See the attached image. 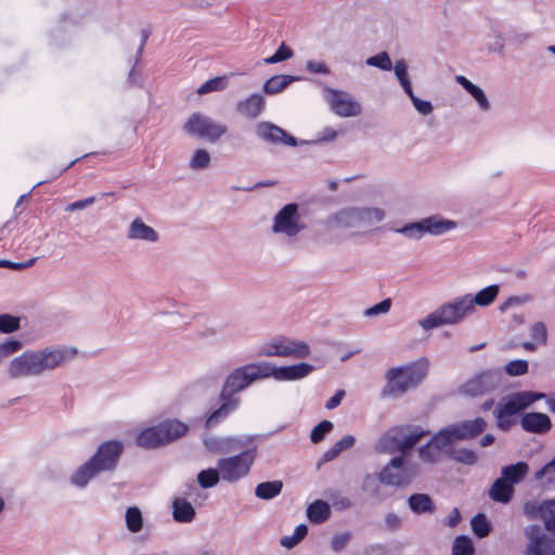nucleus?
I'll return each instance as SVG.
<instances>
[{
	"instance_id": "nucleus-16",
	"label": "nucleus",
	"mask_w": 555,
	"mask_h": 555,
	"mask_svg": "<svg viewBox=\"0 0 555 555\" xmlns=\"http://www.w3.org/2000/svg\"><path fill=\"white\" fill-rule=\"evenodd\" d=\"M8 375L12 379L25 377H37L36 360L34 350H26L22 354L12 359L8 364Z\"/></svg>"
},
{
	"instance_id": "nucleus-58",
	"label": "nucleus",
	"mask_w": 555,
	"mask_h": 555,
	"mask_svg": "<svg viewBox=\"0 0 555 555\" xmlns=\"http://www.w3.org/2000/svg\"><path fill=\"white\" fill-rule=\"evenodd\" d=\"M333 429V424L330 421H322L311 431L310 438L313 443H319L323 440L324 436Z\"/></svg>"
},
{
	"instance_id": "nucleus-15",
	"label": "nucleus",
	"mask_w": 555,
	"mask_h": 555,
	"mask_svg": "<svg viewBox=\"0 0 555 555\" xmlns=\"http://www.w3.org/2000/svg\"><path fill=\"white\" fill-rule=\"evenodd\" d=\"M267 378H274L276 380H297L301 379L314 370L313 365L301 362L298 364L275 366L270 362H264Z\"/></svg>"
},
{
	"instance_id": "nucleus-55",
	"label": "nucleus",
	"mask_w": 555,
	"mask_h": 555,
	"mask_svg": "<svg viewBox=\"0 0 555 555\" xmlns=\"http://www.w3.org/2000/svg\"><path fill=\"white\" fill-rule=\"evenodd\" d=\"M369 66L377 67L383 70H390L392 68L391 60L387 52L383 51L376 55L370 56L365 60Z\"/></svg>"
},
{
	"instance_id": "nucleus-26",
	"label": "nucleus",
	"mask_w": 555,
	"mask_h": 555,
	"mask_svg": "<svg viewBox=\"0 0 555 555\" xmlns=\"http://www.w3.org/2000/svg\"><path fill=\"white\" fill-rule=\"evenodd\" d=\"M401 433V427H391L386 433H384L375 444V449L378 452L393 454L400 453V443H399V435Z\"/></svg>"
},
{
	"instance_id": "nucleus-63",
	"label": "nucleus",
	"mask_w": 555,
	"mask_h": 555,
	"mask_svg": "<svg viewBox=\"0 0 555 555\" xmlns=\"http://www.w3.org/2000/svg\"><path fill=\"white\" fill-rule=\"evenodd\" d=\"M351 539V533L345 532L340 534H336L331 542L332 548L336 552H339L344 550V547L347 545V543Z\"/></svg>"
},
{
	"instance_id": "nucleus-45",
	"label": "nucleus",
	"mask_w": 555,
	"mask_h": 555,
	"mask_svg": "<svg viewBox=\"0 0 555 555\" xmlns=\"http://www.w3.org/2000/svg\"><path fill=\"white\" fill-rule=\"evenodd\" d=\"M443 454L444 452H442V450H440L431 440L418 449L420 459L427 463L438 462Z\"/></svg>"
},
{
	"instance_id": "nucleus-20",
	"label": "nucleus",
	"mask_w": 555,
	"mask_h": 555,
	"mask_svg": "<svg viewBox=\"0 0 555 555\" xmlns=\"http://www.w3.org/2000/svg\"><path fill=\"white\" fill-rule=\"evenodd\" d=\"M264 107V98L259 93H253L238 101L235 108L240 115L248 119H256L263 112Z\"/></svg>"
},
{
	"instance_id": "nucleus-25",
	"label": "nucleus",
	"mask_w": 555,
	"mask_h": 555,
	"mask_svg": "<svg viewBox=\"0 0 555 555\" xmlns=\"http://www.w3.org/2000/svg\"><path fill=\"white\" fill-rule=\"evenodd\" d=\"M401 433L399 435L400 443V455L409 457L410 451L413 447L420 442V440L426 436V431L421 428H411L406 426H400Z\"/></svg>"
},
{
	"instance_id": "nucleus-28",
	"label": "nucleus",
	"mask_w": 555,
	"mask_h": 555,
	"mask_svg": "<svg viewBox=\"0 0 555 555\" xmlns=\"http://www.w3.org/2000/svg\"><path fill=\"white\" fill-rule=\"evenodd\" d=\"M455 80L459 85H461L466 92H468L472 98L477 102L478 107L482 112H488L491 108L490 101L488 100L485 91L474 85L470 80H468L465 76L457 75L455 76Z\"/></svg>"
},
{
	"instance_id": "nucleus-39",
	"label": "nucleus",
	"mask_w": 555,
	"mask_h": 555,
	"mask_svg": "<svg viewBox=\"0 0 555 555\" xmlns=\"http://www.w3.org/2000/svg\"><path fill=\"white\" fill-rule=\"evenodd\" d=\"M409 507L415 514L433 513L435 504L431 498L426 493H415L408 499Z\"/></svg>"
},
{
	"instance_id": "nucleus-42",
	"label": "nucleus",
	"mask_w": 555,
	"mask_h": 555,
	"mask_svg": "<svg viewBox=\"0 0 555 555\" xmlns=\"http://www.w3.org/2000/svg\"><path fill=\"white\" fill-rule=\"evenodd\" d=\"M211 163V155L210 153L205 149H197L192 154L189 167L192 170H204L207 169L210 166Z\"/></svg>"
},
{
	"instance_id": "nucleus-47",
	"label": "nucleus",
	"mask_w": 555,
	"mask_h": 555,
	"mask_svg": "<svg viewBox=\"0 0 555 555\" xmlns=\"http://www.w3.org/2000/svg\"><path fill=\"white\" fill-rule=\"evenodd\" d=\"M228 86V77L220 76L207 80L197 89V94L203 95L209 92L222 91Z\"/></svg>"
},
{
	"instance_id": "nucleus-61",
	"label": "nucleus",
	"mask_w": 555,
	"mask_h": 555,
	"mask_svg": "<svg viewBox=\"0 0 555 555\" xmlns=\"http://www.w3.org/2000/svg\"><path fill=\"white\" fill-rule=\"evenodd\" d=\"M382 481L379 480V475L367 474L362 481V490L365 492H370L372 494H376L379 490V485Z\"/></svg>"
},
{
	"instance_id": "nucleus-6",
	"label": "nucleus",
	"mask_w": 555,
	"mask_h": 555,
	"mask_svg": "<svg viewBox=\"0 0 555 555\" xmlns=\"http://www.w3.org/2000/svg\"><path fill=\"white\" fill-rule=\"evenodd\" d=\"M545 397L543 392L519 391L503 398L494 410L498 426L501 429L509 428L513 424L509 420L511 416L518 414L537 400Z\"/></svg>"
},
{
	"instance_id": "nucleus-14",
	"label": "nucleus",
	"mask_w": 555,
	"mask_h": 555,
	"mask_svg": "<svg viewBox=\"0 0 555 555\" xmlns=\"http://www.w3.org/2000/svg\"><path fill=\"white\" fill-rule=\"evenodd\" d=\"M525 533L529 540L526 555H555V533L544 534L534 525L527 527Z\"/></svg>"
},
{
	"instance_id": "nucleus-23",
	"label": "nucleus",
	"mask_w": 555,
	"mask_h": 555,
	"mask_svg": "<svg viewBox=\"0 0 555 555\" xmlns=\"http://www.w3.org/2000/svg\"><path fill=\"white\" fill-rule=\"evenodd\" d=\"M330 227L359 229L358 207H346L333 214L327 220Z\"/></svg>"
},
{
	"instance_id": "nucleus-44",
	"label": "nucleus",
	"mask_w": 555,
	"mask_h": 555,
	"mask_svg": "<svg viewBox=\"0 0 555 555\" xmlns=\"http://www.w3.org/2000/svg\"><path fill=\"white\" fill-rule=\"evenodd\" d=\"M126 526L127 529L132 532L137 533L142 530L143 527V517L142 513L137 506H132L127 508L126 511Z\"/></svg>"
},
{
	"instance_id": "nucleus-13",
	"label": "nucleus",
	"mask_w": 555,
	"mask_h": 555,
	"mask_svg": "<svg viewBox=\"0 0 555 555\" xmlns=\"http://www.w3.org/2000/svg\"><path fill=\"white\" fill-rule=\"evenodd\" d=\"M325 100L331 111L339 117H358L362 114V105L348 92L326 88Z\"/></svg>"
},
{
	"instance_id": "nucleus-30",
	"label": "nucleus",
	"mask_w": 555,
	"mask_h": 555,
	"mask_svg": "<svg viewBox=\"0 0 555 555\" xmlns=\"http://www.w3.org/2000/svg\"><path fill=\"white\" fill-rule=\"evenodd\" d=\"M386 217V211L380 207H358V218L360 228H369L382 222Z\"/></svg>"
},
{
	"instance_id": "nucleus-31",
	"label": "nucleus",
	"mask_w": 555,
	"mask_h": 555,
	"mask_svg": "<svg viewBox=\"0 0 555 555\" xmlns=\"http://www.w3.org/2000/svg\"><path fill=\"white\" fill-rule=\"evenodd\" d=\"M159 428L165 444L184 436L188 431V425L177 420L163 422L159 424Z\"/></svg>"
},
{
	"instance_id": "nucleus-50",
	"label": "nucleus",
	"mask_w": 555,
	"mask_h": 555,
	"mask_svg": "<svg viewBox=\"0 0 555 555\" xmlns=\"http://www.w3.org/2000/svg\"><path fill=\"white\" fill-rule=\"evenodd\" d=\"M23 348V343L14 338H8L0 341V363L10 357L18 352Z\"/></svg>"
},
{
	"instance_id": "nucleus-59",
	"label": "nucleus",
	"mask_w": 555,
	"mask_h": 555,
	"mask_svg": "<svg viewBox=\"0 0 555 555\" xmlns=\"http://www.w3.org/2000/svg\"><path fill=\"white\" fill-rule=\"evenodd\" d=\"M505 372L509 376H519L528 372V362L526 360H513L505 365Z\"/></svg>"
},
{
	"instance_id": "nucleus-33",
	"label": "nucleus",
	"mask_w": 555,
	"mask_h": 555,
	"mask_svg": "<svg viewBox=\"0 0 555 555\" xmlns=\"http://www.w3.org/2000/svg\"><path fill=\"white\" fill-rule=\"evenodd\" d=\"M172 508L173 519L178 522H191L195 518V508L185 499H175Z\"/></svg>"
},
{
	"instance_id": "nucleus-40",
	"label": "nucleus",
	"mask_w": 555,
	"mask_h": 555,
	"mask_svg": "<svg viewBox=\"0 0 555 555\" xmlns=\"http://www.w3.org/2000/svg\"><path fill=\"white\" fill-rule=\"evenodd\" d=\"M500 287L496 284L487 286L479 291L476 295L470 294L472 306L476 309V306L488 307L498 297Z\"/></svg>"
},
{
	"instance_id": "nucleus-46",
	"label": "nucleus",
	"mask_w": 555,
	"mask_h": 555,
	"mask_svg": "<svg viewBox=\"0 0 555 555\" xmlns=\"http://www.w3.org/2000/svg\"><path fill=\"white\" fill-rule=\"evenodd\" d=\"M308 533V527L304 524L298 525L293 534L282 537L280 543L283 547L291 550L295 547Z\"/></svg>"
},
{
	"instance_id": "nucleus-64",
	"label": "nucleus",
	"mask_w": 555,
	"mask_h": 555,
	"mask_svg": "<svg viewBox=\"0 0 555 555\" xmlns=\"http://www.w3.org/2000/svg\"><path fill=\"white\" fill-rule=\"evenodd\" d=\"M35 261H36L35 258H33L28 261H24V262H13L10 260H0V267L20 271V270H24V269L31 267L35 263Z\"/></svg>"
},
{
	"instance_id": "nucleus-57",
	"label": "nucleus",
	"mask_w": 555,
	"mask_h": 555,
	"mask_svg": "<svg viewBox=\"0 0 555 555\" xmlns=\"http://www.w3.org/2000/svg\"><path fill=\"white\" fill-rule=\"evenodd\" d=\"M405 93L409 95V98L411 99V101H412V103H413V105H414L415 109H416L420 114H422V115H425V116H426V115H429V114H431V113H433L434 107H433V104H431L429 101H425V100H421V99H418V98L414 94V92H413V90H412V89H411L410 91H406Z\"/></svg>"
},
{
	"instance_id": "nucleus-60",
	"label": "nucleus",
	"mask_w": 555,
	"mask_h": 555,
	"mask_svg": "<svg viewBox=\"0 0 555 555\" xmlns=\"http://www.w3.org/2000/svg\"><path fill=\"white\" fill-rule=\"evenodd\" d=\"M391 308V299L386 298L383 301L367 308L364 310V315L367 318H373L379 314H386L389 312Z\"/></svg>"
},
{
	"instance_id": "nucleus-1",
	"label": "nucleus",
	"mask_w": 555,
	"mask_h": 555,
	"mask_svg": "<svg viewBox=\"0 0 555 555\" xmlns=\"http://www.w3.org/2000/svg\"><path fill=\"white\" fill-rule=\"evenodd\" d=\"M264 362L248 363L234 369L224 379L219 399L220 405L206 420V425L212 427L227 418L240 405L236 393L248 388L253 383L267 378Z\"/></svg>"
},
{
	"instance_id": "nucleus-22",
	"label": "nucleus",
	"mask_w": 555,
	"mask_h": 555,
	"mask_svg": "<svg viewBox=\"0 0 555 555\" xmlns=\"http://www.w3.org/2000/svg\"><path fill=\"white\" fill-rule=\"evenodd\" d=\"M454 434L459 441L474 439L480 435L487 427V422L482 417L464 421L452 425Z\"/></svg>"
},
{
	"instance_id": "nucleus-9",
	"label": "nucleus",
	"mask_w": 555,
	"mask_h": 555,
	"mask_svg": "<svg viewBox=\"0 0 555 555\" xmlns=\"http://www.w3.org/2000/svg\"><path fill=\"white\" fill-rule=\"evenodd\" d=\"M256 459V449L242 451L236 455L222 457L218 461L221 479L228 482H236L248 475Z\"/></svg>"
},
{
	"instance_id": "nucleus-27",
	"label": "nucleus",
	"mask_w": 555,
	"mask_h": 555,
	"mask_svg": "<svg viewBox=\"0 0 555 555\" xmlns=\"http://www.w3.org/2000/svg\"><path fill=\"white\" fill-rule=\"evenodd\" d=\"M205 446L208 450H210L214 453H231L238 451L243 448L244 443L241 439L233 438V437H225V438H209L205 440Z\"/></svg>"
},
{
	"instance_id": "nucleus-49",
	"label": "nucleus",
	"mask_w": 555,
	"mask_h": 555,
	"mask_svg": "<svg viewBox=\"0 0 555 555\" xmlns=\"http://www.w3.org/2000/svg\"><path fill=\"white\" fill-rule=\"evenodd\" d=\"M220 479L221 476L218 468L204 469L197 475V481L203 488H211L216 486Z\"/></svg>"
},
{
	"instance_id": "nucleus-43",
	"label": "nucleus",
	"mask_w": 555,
	"mask_h": 555,
	"mask_svg": "<svg viewBox=\"0 0 555 555\" xmlns=\"http://www.w3.org/2000/svg\"><path fill=\"white\" fill-rule=\"evenodd\" d=\"M396 232L410 240H421L426 235L424 218L420 221L408 223L404 227L397 229Z\"/></svg>"
},
{
	"instance_id": "nucleus-29",
	"label": "nucleus",
	"mask_w": 555,
	"mask_h": 555,
	"mask_svg": "<svg viewBox=\"0 0 555 555\" xmlns=\"http://www.w3.org/2000/svg\"><path fill=\"white\" fill-rule=\"evenodd\" d=\"M162 435L158 424L157 426H152L140 431L137 436L135 442L141 448L155 449L165 444Z\"/></svg>"
},
{
	"instance_id": "nucleus-2",
	"label": "nucleus",
	"mask_w": 555,
	"mask_h": 555,
	"mask_svg": "<svg viewBox=\"0 0 555 555\" xmlns=\"http://www.w3.org/2000/svg\"><path fill=\"white\" fill-rule=\"evenodd\" d=\"M122 451L124 446L119 441L112 440L102 443L96 453L72 475V483L83 488L101 472L115 469Z\"/></svg>"
},
{
	"instance_id": "nucleus-21",
	"label": "nucleus",
	"mask_w": 555,
	"mask_h": 555,
	"mask_svg": "<svg viewBox=\"0 0 555 555\" xmlns=\"http://www.w3.org/2000/svg\"><path fill=\"white\" fill-rule=\"evenodd\" d=\"M427 235L441 236L457 229V222L441 215H431L424 218Z\"/></svg>"
},
{
	"instance_id": "nucleus-7",
	"label": "nucleus",
	"mask_w": 555,
	"mask_h": 555,
	"mask_svg": "<svg viewBox=\"0 0 555 555\" xmlns=\"http://www.w3.org/2000/svg\"><path fill=\"white\" fill-rule=\"evenodd\" d=\"M78 351L69 346H48L34 350L38 376L55 371L77 356Z\"/></svg>"
},
{
	"instance_id": "nucleus-8",
	"label": "nucleus",
	"mask_w": 555,
	"mask_h": 555,
	"mask_svg": "<svg viewBox=\"0 0 555 555\" xmlns=\"http://www.w3.org/2000/svg\"><path fill=\"white\" fill-rule=\"evenodd\" d=\"M310 354V347L302 340L292 339L285 336L273 338L259 348L260 357H282L304 359Z\"/></svg>"
},
{
	"instance_id": "nucleus-52",
	"label": "nucleus",
	"mask_w": 555,
	"mask_h": 555,
	"mask_svg": "<svg viewBox=\"0 0 555 555\" xmlns=\"http://www.w3.org/2000/svg\"><path fill=\"white\" fill-rule=\"evenodd\" d=\"M21 327V319L12 314H0V333L11 334Z\"/></svg>"
},
{
	"instance_id": "nucleus-53",
	"label": "nucleus",
	"mask_w": 555,
	"mask_h": 555,
	"mask_svg": "<svg viewBox=\"0 0 555 555\" xmlns=\"http://www.w3.org/2000/svg\"><path fill=\"white\" fill-rule=\"evenodd\" d=\"M450 456L455 460L456 462H460L462 464L466 465H474L478 461V455L476 452H474L470 449L461 448L457 450H453L450 453Z\"/></svg>"
},
{
	"instance_id": "nucleus-4",
	"label": "nucleus",
	"mask_w": 555,
	"mask_h": 555,
	"mask_svg": "<svg viewBox=\"0 0 555 555\" xmlns=\"http://www.w3.org/2000/svg\"><path fill=\"white\" fill-rule=\"evenodd\" d=\"M429 361L421 358L417 361L402 367H393L387 372V385L383 396L404 393L416 387L427 375Z\"/></svg>"
},
{
	"instance_id": "nucleus-35",
	"label": "nucleus",
	"mask_w": 555,
	"mask_h": 555,
	"mask_svg": "<svg viewBox=\"0 0 555 555\" xmlns=\"http://www.w3.org/2000/svg\"><path fill=\"white\" fill-rule=\"evenodd\" d=\"M299 78L291 75H275L263 83V91L267 94H276L286 89L292 82Z\"/></svg>"
},
{
	"instance_id": "nucleus-54",
	"label": "nucleus",
	"mask_w": 555,
	"mask_h": 555,
	"mask_svg": "<svg viewBox=\"0 0 555 555\" xmlns=\"http://www.w3.org/2000/svg\"><path fill=\"white\" fill-rule=\"evenodd\" d=\"M395 75L398 78L403 90L410 91L412 89L411 81L408 75V65L403 59L398 60L395 64Z\"/></svg>"
},
{
	"instance_id": "nucleus-5",
	"label": "nucleus",
	"mask_w": 555,
	"mask_h": 555,
	"mask_svg": "<svg viewBox=\"0 0 555 555\" xmlns=\"http://www.w3.org/2000/svg\"><path fill=\"white\" fill-rule=\"evenodd\" d=\"M420 474V465L405 456L392 457L379 472L382 483L391 487L405 488Z\"/></svg>"
},
{
	"instance_id": "nucleus-41",
	"label": "nucleus",
	"mask_w": 555,
	"mask_h": 555,
	"mask_svg": "<svg viewBox=\"0 0 555 555\" xmlns=\"http://www.w3.org/2000/svg\"><path fill=\"white\" fill-rule=\"evenodd\" d=\"M283 489V482L281 480L266 481L257 485L255 494L261 500H271L278 496Z\"/></svg>"
},
{
	"instance_id": "nucleus-32",
	"label": "nucleus",
	"mask_w": 555,
	"mask_h": 555,
	"mask_svg": "<svg viewBox=\"0 0 555 555\" xmlns=\"http://www.w3.org/2000/svg\"><path fill=\"white\" fill-rule=\"evenodd\" d=\"M529 334L531 337V341H526L522 344V347L528 351H534L537 346H544L547 343V328L546 325L541 322H534L529 327Z\"/></svg>"
},
{
	"instance_id": "nucleus-24",
	"label": "nucleus",
	"mask_w": 555,
	"mask_h": 555,
	"mask_svg": "<svg viewBox=\"0 0 555 555\" xmlns=\"http://www.w3.org/2000/svg\"><path fill=\"white\" fill-rule=\"evenodd\" d=\"M521 426L526 431L544 434L552 427L550 417L544 413L531 412L521 417Z\"/></svg>"
},
{
	"instance_id": "nucleus-62",
	"label": "nucleus",
	"mask_w": 555,
	"mask_h": 555,
	"mask_svg": "<svg viewBox=\"0 0 555 555\" xmlns=\"http://www.w3.org/2000/svg\"><path fill=\"white\" fill-rule=\"evenodd\" d=\"M544 477H546L550 482L555 478V457L535 473V479H542Z\"/></svg>"
},
{
	"instance_id": "nucleus-18",
	"label": "nucleus",
	"mask_w": 555,
	"mask_h": 555,
	"mask_svg": "<svg viewBox=\"0 0 555 555\" xmlns=\"http://www.w3.org/2000/svg\"><path fill=\"white\" fill-rule=\"evenodd\" d=\"M256 133L262 140L273 144L282 143L289 146L297 145V141L294 137L287 134L276 125L268 121L259 122L256 127Z\"/></svg>"
},
{
	"instance_id": "nucleus-10",
	"label": "nucleus",
	"mask_w": 555,
	"mask_h": 555,
	"mask_svg": "<svg viewBox=\"0 0 555 555\" xmlns=\"http://www.w3.org/2000/svg\"><path fill=\"white\" fill-rule=\"evenodd\" d=\"M183 129L190 135L206 139L210 142L218 141L228 132V127L217 122L211 117L202 113L192 114L183 126Z\"/></svg>"
},
{
	"instance_id": "nucleus-36",
	"label": "nucleus",
	"mask_w": 555,
	"mask_h": 555,
	"mask_svg": "<svg viewBox=\"0 0 555 555\" xmlns=\"http://www.w3.org/2000/svg\"><path fill=\"white\" fill-rule=\"evenodd\" d=\"M307 517L311 522L320 524L331 517V507L323 500L312 502L307 508Z\"/></svg>"
},
{
	"instance_id": "nucleus-11",
	"label": "nucleus",
	"mask_w": 555,
	"mask_h": 555,
	"mask_svg": "<svg viewBox=\"0 0 555 555\" xmlns=\"http://www.w3.org/2000/svg\"><path fill=\"white\" fill-rule=\"evenodd\" d=\"M500 370H486L461 385L459 392L466 397H480L494 391L501 384Z\"/></svg>"
},
{
	"instance_id": "nucleus-19",
	"label": "nucleus",
	"mask_w": 555,
	"mask_h": 555,
	"mask_svg": "<svg viewBox=\"0 0 555 555\" xmlns=\"http://www.w3.org/2000/svg\"><path fill=\"white\" fill-rule=\"evenodd\" d=\"M126 237L129 241H139L154 244L159 241L158 232L144 222L140 217L134 218L128 225Z\"/></svg>"
},
{
	"instance_id": "nucleus-3",
	"label": "nucleus",
	"mask_w": 555,
	"mask_h": 555,
	"mask_svg": "<svg viewBox=\"0 0 555 555\" xmlns=\"http://www.w3.org/2000/svg\"><path fill=\"white\" fill-rule=\"evenodd\" d=\"M474 312L470 294H466L439 306L431 313L418 320L417 324L424 331H430L443 325L459 324Z\"/></svg>"
},
{
	"instance_id": "nucleus-38",
	"label": "nucleus",
	"mask_w": 555,
	"mask_h": 555,
	"mask_svg": "<svg viewBox=\"0 0 555 555\" xmlns=\"http://www.w3.org/2000/svg\"><path fill=\"white\" fill-rule=\"evenodd\" d=\"M431 441H434V443L436 446L439 447L440 450H442V452H444V454H450L452 451H451V447L454 442L459 441L457 437H456V434H454V429L452 427V425L446 427V428H442L440 429L433 438H431Z\"/></svg>"
},
{
	"instance_id": "nucleus-37",
	"label": "nucleus",
	"mask_w": 555,
	"mask_h": 555,
	"mask_svg": "<svg viewBox=\"0 0 555 555\" xmlns=\"http://www.w3.org/2000/svg\"><path fill=\"white\" fill-rule=\"evenodd\" d=\"M514 493V487L502 477L496 479L490 488L489 495L493 501L507 503Z\"/></svg>"
},
{
	"instance_id": "nucleus-56",
	"label": "nucleus",
	"mask_w": 555,
	"mask_h": 555,
	"mask_svg": "<svg viewBox=\"0 0 555 555\" xmlns=\"http://www.w3.org/2000/svg\"><path fill=\"white\" fill-rule=\"evenodd\" d=\"M293 56V51L284 42L279 47L275 53L264 59L266 64H276L286 61Z\"/></svg>"
},
{
	"instance_id": "nucleus-51",
	"label": "nucleus",
	"mask_w": 555,
	"mask_h": 555,
	"mask_svg": "<svg viewBox=\"0 0 555 555\" xmlns=\"http://www.w3.org/2000/svg\"><path fill=\"white\" fill-rule=\"evenodd\" d=\"M472 530L478 538H485L490 533V524L483 514H478L470 520Z\"/></svg>"
},
{
	"instance_id": "nucleus-17",
	"label": "nucleus",
	"mask_w": 555,
	"mask_h": 555,
	"mask_svg": "<svg viewBox=\"0 0 555 555\" xmlns=\"http://www.w3.org/2000/svg\"><path fill=\"white\" fill-rule=\"evenodd\" d=\"M524 513L531 519L542 518L547 530H555V500L544 503L527 502L524 506Z\"/></svg>"
},
{
	"instance_id": "nucleus-12",
	"label": "nucleus",
	"mask_w": 555,
	"mask_h": 555,
	"mask_svg": "<svg viewBox=\"0 0 555 555\" xmlns=\"http://www.w3.org/2000/svg\"><path fill=\"white\" fill-rule=\"evenodd\" d=\"M298 209L299 206L292 203L279 210L273 219L272 232L287 237L298 235L306 228Z\"/></svg>"
},
{
	"instance_id": "nucleus-48",
	"label": "nucleus",
	"mask_w": 555,
	"mask_h": 555,
	"mask_svg": "<svg viewBox=\"0 0 555 555\" xmlns=\"http://www.w3.org/2000/svg\"><path fill=\"white\" fill-rule=\"evenodd\" d=\"M474 545L466 535H459L452 546V555H474Z\"/></svg>"
},
{
	"instance_id": "nucleus-34",
	"label": "nucleus",
	"mask_w": 555,
	"mask_h": 555,
	"mask_svg": "<svg viewBox=\"0 0 555 555\" xmlns=\"http://www.w3.org/2000/svg\"><path fill=\"white\" fill-rule=\"evenodd\" d=\"M529 466L525 462H518L502 468V478L514 487L515 483L521 481L528 474Z\"/></svg>"
}]
</instances>
